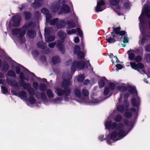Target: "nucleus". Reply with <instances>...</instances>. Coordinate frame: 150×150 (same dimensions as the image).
<instances>
[{"label": "nucleus", "instance_id": "obj_1", "mask_svg": "<svg viewBox=\"0 0 150 150\" xmlns=\"http://www.w3.org/2000/svg\"><path fill=\"white\" fill-rule=\"evenodd\" d=\"M112 116V115H110L105 123L106 128L112 129L111 132H109L106 137L107 143L109 144H111L125 136L129 132L126 129L127 126L132 127L133 125L132 123L127 121L125 122V125L122 123L117 124L115 122H112L109 118Z\"/></svg>", "mask_w": 150, "mask_h": 150}, {"label": "nucleus", "instance_id": "obj_2", "mask_svg": "<svg viewBox=\"0 0 150 150\" xmlns=\"http://www.w3.org/2000/svg\"><path fill=\"white\" fill-rule=\"evenodd\" d=\"M117 89L120 91L123 92L121 94L119 100V105H117V110L119 111L122 112L126 109L129 105V103L127 100L129 94H127L128 92L130 93H136L135 87L131 85H128L127 87L125 84H122L118 86Z\"/></svg>", "mask_w": 150, "mask_h": 150}, {"label": "nucleus", "instance_id": "obj_3", "mask_svg": "<svg viewBox=\"0 0 150 150\" xmlns=\"http://www.w3.org/2000/svg\"><path fill=\"white\" fill-rule=\"evenodd\" d=\"M27 27V26L25 25L21 29L13 30L12 31L13 39L16 38L18 39L20 43L23 42L24 41L23 36L25 33L26 29Z\"/></svg>", "mask_w": 150, "mask_h": 150}, {"label": "nucleus", "instance_id": "obj_4", "mask_svg": "<svg viewBox=\"0 0 150 150\" xmlns=\"http://www.w3.org/2000/svg\"><path fill=\"white\" fill-rule=\"evenodd\" d=\"M7 81L8 84L13 86L16 89H18L21 86H22L25 89H29L28 91L30 94L32 95L34 93V89L33 88H31V85L29 83H24L21 84L17 83L15 81H11L8 79H7Z\"/></svg>", "mask_w": 150, "mask_h": 150}, {"label": "nucleus", "instance_id": "obj_5", "mask_svg": "<svg viewBox=\"0 0 150 150\" xmlns=\"http://www.w3.org/2000/svg\"><path fill=\"white\" fill-rule=\"evenodd\" d=\"M130 64L132 69L138 71L141 74L144 75V76L147 77V78H150V69L148 74H146L143 70L144 66L142 64L139 63L137 64L135 62H130Z\"/></svg>", "mask_w": 150, "mask_h": 150}, {"label": "nucleus", "instance_id": "obj_6", "mask_svg": "<svg viewBox=\"0 0 150 150\" xmlns=\"http://www.w3.org/2000/svg\"><path fill=\"white\" fill-rule=\"evenodd\" d=\"M132 93L134 94L135 96L131 99V103L132 105L136 107V108H132L130 111L134 113L135 114L137 115L139 110V106L140 104V100L139 98L137 96L136 91V93Z\"/></svg>", "mask_w": 150, "mask_h": 150}, {"label": "nucleus", "instance_id": "obj_7", "mask_svg": "<svg viewBox=\"0 0 150 150\" xmlns=\"http://www.w3.org/2000/svg\"><path fill=\"white\" fill-rule=\"evenodd\" d=\"M86 63L83 61L78 63L76 61H74L71 67V71L73 73L74 72L76 69H82L87 68Z\"/></svg>", "mask_w": 150, "mask_h": 150}, {"label": "nucleus", "instance_id": "obj_8", "mask_svg": "<svg viewBox=\"0 0 150 150\" xmlns=\"http://www.w3.org/2000/svg\"><path fill=\"white\" fill-rule=\"evenodd\" d=\"M27 93L24 91L18 92V96L23 100L26 101L27 103L33 104L35 103V99L33 97L30 96L29 98L27 99Z\"/></svg>", "mask_w": 150, "mask_h": 150}, {"label": "nucleus", "instance_id": "obj_9", "mask_svg": "<svg viewBox=\"0 0 150 150\" xmlns=\"http://www.w3.org/2000/svg\"><path fill=\"white\" fill-rule=\"evenodd\" d=\"M42 13L46 15V23L50 22L51 25H54L58 21L57 18L52 19L50 22V20L51 18V16L48 13V11L45 8H43L42 10Z\"/></svg>", "mask_w": 150, "mask_h": 150}, {"label": "nucleus", "instance_id": "obj_10", "mask_svg": "<svg viewBox=\"0 0 150 150\" xmlns=\"http://www.w3.org/2000/svg\"><path fill=\"white\" fill-rule=\"evenodd\" d=\"M75 27V24L74 22L69 21L67 25V32L69 35H71L75 33L76 30L75 29H71Z\"/></svg>", "mask_w": 150, "mask_h": 150}, {"label": "nucleus", "instance_id": "obj_11", "mask_svg": "<svg viewBox=\"0 0 150 150\" xmlns=\"http://www.w3.org/2000/svg\"><path fill=\"white\" fill-rule=\"evenodd\" d=\"M21 20V17L19 16H15L12 17L9 23L10 25L17 26L19 25Z\"/></svg>", "mask_w": 150, "mask_h": 150}, {"label": "nucleus", "instance_id": "obj_12", "mask_svg": "<svg viewBox=\"0 0 150 150\" xmlns=\"http://www.w3.org/2000/svg\"><path fill=\"white\" fill-rule=\"evenodd\" d=\"M105 3L103 1H97L95 10L96 12H100L105 9Z\"/></svg>", "mask_w": 150, "mask_h": 150}, {"label": "nucleus", "instance_id": "obj_13", "mask_svg": "<svg viewBox=\"0 0 150 150\" xmlns=\"http://www.w3.org/2000/svg\"><path fill=\"white\" fill-rule=\"evenodd\" d=\"M74 54H77L78 57L80 59H82L84 58V54L80 51V47L79 46H75L74 49Z\"/></svg>", "mask_w": 150, "mask_h": 150}, {"label": "nucleus", "instance_id": "obj_14", "mask_svg": "<svg viewBox=\"0 0 150 150\" xmlns=\"http://www.w3.org/2000/svg\"><path fill=\"white\" fill-rule=\"evenodd\" d=\"M70 90H66L65 92L60 88H56L55 93L58 96H62L64 93L66 96H68L70 93Z\"/></svg>", "mask_w": 150, "mask_h": 150}, {"label": "nucleus", "instance_id": "obj_15", "mask_svg": "<svg viewBox=\"0 0 150 150\" xmlns=\"http://www.w3.org/2000/svg\"><path fill=\"white\" fill-rule=\"evenodd\" d=\"M122 2V0H110V4L115 6L117 9H120L121 7L120 5Z\"/></svg>", "mask_w": 150, "mask_h": 150}, {"label": "nucleus", "instance_id": "obj_16", "mask_svg": "<svg viewBox=\"0 0 150 150\" xmlns=\"http://www.w3.org/2000/svg\"><path fill=\"white\" fill-rule=\"evenodd\" d=\"M69 11L70 9L69 7L66 5H64L63 6L61 9L58 11V13L61 14L62 13H67Z\"/></svg>", "mask_w": 150, "mask_h": 150}, {"label": "nucleus", "instance_id": "obj_17", "mask_svg": "<svg viewBox=\"0 0 150 150\" xmlns=\"http://www.w3.org/2000/svg\"><path fill=\"white\" fill-rule=\"evenodd\" d=\"M120 36L119 37L120 38H123V42L124 43H127L128 41L127 40V38L125 35V32L124 31H122L120 32Z\"/></svg>", "mask_w": 150, "mask_h": 150}, {"label": "nucleus", "instance_id": "obj_18", "mask_svg": "<svg viewBox=\"0 0 150 150\" xmlns=\"http://www.w3.org/2000/svg\"><path fill=\"white\" fill-rule=\"evenodd\" d=\"M60 5L59 3H57L53 4L51 7L52 11L53 12H55L59 11Z\"/></svg>", "mask_w": 150, "mask_h": 150}, {"label": "nucleus", "instance_id": "obj_19", "mask_svg": "<svg viewBox=\"0 0 150 150\" xmlns=\"http://www.w3.org/2000/svg\"><path fill=\"white\" fill-rule=\"evenodd\" d=\"M112 37H110L108 39H106V40L107 42L110 43H112L114 42L115 41V40L114 38V37H115V34L113 33H111Z\"/></svg>", "mask_w": 150, "mask_h": 150}, {"label": "nucleus", "instance_id": "obj_20", "mask_svg": "<svg viewBox=\"0 0 150 150\" xmlns=\"http://www.w3.org/2000/svg\"><path fill=\"white\" fill-rule=\"evenodd\" d=\"M129 54V58L131 60L134 59V58L135 55V52L132 50H131L130 49L129 51L128 52Z\"/></svg>", "mask_w": 150, "mask_h": 150}, {"label": "nucleus", "instance_id": "obj_21", "mask_svg": "<svg viewBox=\"0 0 150 150\" xmlns=\"http://www.w3.org/2000/svg\"><path fill=\"white\" fill-rule=\"evenodd\" d=\"M79 102L81 103H90L91 102L90 101L89 98L87 96H86L83 98L80 99Z\"/></svg>", "mask_w": 150, "mask_h": 150}, {"label": "nucleus", "instance_id": "obj_22", "mask_svg": "<svg viewBox=\"0 0 150 150\" xmlns=\"http://www.w3.org/2000/svg\"><path fill=\"white\" fill-rule=\"evenodd\" d=\"M111 61L112 65H115L116 64L120 63V61L118 60L117 57L116 56L112 57Z\"/></svg>", "mask_w": 150, "mask_h": 150}, {"label": "nucleus", "instance_id": "obj_23", "mask_svg": "<svg viewBox=\"0 0 150 150\" xmlns=\"http://www.w3.org/2000/svg\"><path fill=\"white\" fill-rule=\"evenodd\" d=\"M45 40L46 42H49L53 40L55 38L53 36L48 37L47 35L45 34Z\"/></svg>", "mask_w": 150, "mask_h": 150}, {"label": "nucleus", "instance_id": "obj_24", "mask_svg": "<svg viewBox=\"0 0 150 150\" xmlns=\"http://www.w3.org/2000/svg\"><path fill=\"white\" fill-rule=\"evenodd\" d=\"M65 23L63 21L58 22L57 23V27L59 28H62L65 25Z\"/></svg>", "mask_w": 150, "mask_h": 150}, {"label": "nucleus", "instance_id": "obj_25", "mask_svg": "<svg viewBox=\"0 0 150 150\" xmlns=\"http://www.w3.org/2000/svg\"><path fill=\"white\" fill-rule=\"evenodd\" d=\"M28 36L31 38H33L35 36L36 34L35 31L33 30L28 31L27 33Z\"/></svg>", "mask_w": 150, "mask_h": 150}, {"label": "nucleus", "instance_id": "obj_26", "mask_svg": "<svg viewBox=\"0 0 150 150\" xmlns=\"http://www.w3.org/2000/svg\"><path fill=\"white\" fill-rule=\"evenodd\" d=\"M52 61L54 64H56L60 61V59L58 56H56L53 57Z\"/></svg>", "mask_w": 150, "mask_h": 150}, {"label": "nucleus", "instance_id": "obj_27", "mask_svg": "<svg viewBox=\"0 0 150 150\" xmlns=\"http://www.w3.org/2000/svg\"><path fill=\"white\" fill-rule=\"evenodd\" d=\"M74 93L76 97L79 98L81 95V93L80 90L78 89H76L74 91Z\"/></svg>", "mask_w": 150, "mask_h": 150}, {"label": "nucleus", "instance_id": "obj_28", "mask_svg": "<svg viewBox=\"0 0 150 150\" xmlns=\"http://www.w3.org/2000/svg\"><path fill=\"white\" fill-rule=\"evenodd\" d=\"M58 35L60 38L62 40L65 38L66 36V34L62 31H60L58 33Z\"/></svg>", "mask_w": 150, "mask_h": 150}, {"label": "nucleus", "instance_id": "obj_29", "mask_svg": "<svg viewBox=\"0 0 150 150\" xmlns=\"http://www.w3.org/2000/svg\"><path fill=\"white\" fill-rule=\"evenodd\" d=\"M120 28L119 27H118L117 28H115L114 29V30L115 33H116V35H115L116 36H118L120 37V33L121 31H120Z\"/></svg>", "mask_w": 150, "mask_h": 150}, {"label": "nucleus", "instance_id": "obj_30", "mask_svg": "<svg viewBox=\"0 0 150 150\" xmlns=\"http://www.w3.org/2000/svg\"><path fill=\"white\" fill-rule=\"evenodd\" d=\"M70 83V82L69 80H64L62 82V85L64 87H67Z\"/></svg>", "mask_w": 150, "mask_h": 150}, {"label": "nucleus", "instance_id": "obj_31", "mask_svg": "<svg viewBox=\"0 0 150 150\" xmlns=\"http://www.w3.org/2000/svg\"><path fill=\"white\" fill-rule=\"evenodd\" d=\"M63 42V41H59L57 43V46L58 48L61 51V49L63 48V46L62 44V42Z\"/></svg>", "mask_w": 150, "mask_h": 150}, {"label": "nucleus", "instance_id": "obj_32", "mask_svg": "<svg viewBox=\"0 0 150 150\" xmlns=\"http://www.w3.org/2000/svg\"><path fill=\"white\" fill-rule=\"evenodd\" d=\"M62 100V99L61 98H58L52 101L51 103H60Z\"/></svg>", "mask_w": 150, "mask_h": 150}, {"label": "nucleus", "instance_id": "obj_33", "mask_svg": "<svg viewBox=\"0 0 150 150\" xmlns=\"http://www.w3.org/2000/svg\"><path fill=\"white\" fill-rule=\"evenodd\" d=\"M36 96L38 98L44 99L46 98V96L44 93L39 94V95H37Z\"/></svg>", "mask_w": 150, "mask_h": 150}, {"label": "nucleus", "instance_id": "obj_34", "mask_svg": "<svg viewBox=\"0 0 150 150\" xmlns=\"http://www.w3.org/2000/svg\"><path fill=\"white\" fill-rule=\"evenodd\" d=\"M84 79L83 75H81L77 77V80L79 82H81Z\"/></svg>", "mask_w": 150, "mask_h": 150}, {"label": "nucleus", "instance_id": "obj_35", "mask_svg": "<svg viewBox=\"0 0 150 150\" xmlns=\"http://www.w3.org/2000/svg\"><path fill=\"white\" fill-rule=\"evenodd\" d=\"M82 92L83 95L85 96H88L89 94L88 91L86 89H84L83 90Z\"/></svg>", "mask_w": 150, "mask_h": 150}, {"label": "nucleus", "instance_id": "obj_36", "mask_svg": "<svg viewBox=\"0 0 150 150\" xmlns=\"http://www.w3.org/2000/svg\"><path fill=\"white\" fill-rule=\"evenodd\" d=\"M47 93V96L49 98L53 97V94L51 90H48Z\"/></svg>", "mask_w": 150, "mask_h": 150}, {"label": "nucleus", "instance_id": "obj_37", "mask_svg": "<svg viewBox=\"0 0 150 150\" xmlns=\"http://www.w3.org/2000/svg\"><path fill=\"white\" fill-rule=\"evenodd\" d=\"M114 119L116 122H119L121 120L122 117L120 115H117L115 117Z\"/></svg>", "mask_w": 150, "mask_h": 150}, {"label": "nucleus", "instance_id": "obj_38", "mask_svg": "<svg viewBox=\"0 0 150 150\" xmlns=\"http://www.w3.org/2000/svg\"><path fill=\"white\" fill-rule=\"evenodd\" d=\"M46 86L44 84H41L40 85L39 88L42 91H44L46 89Z\"/></svg>", "mask_w": 150, "mask_h": 150}, {"label": "nucleus", "instance_id": "obj_39", "mask_svg": "<svg viewBox=\"0 0 150 150\" xmlns=\"http://www.w3.org/2000/svg\"><path fill=\"white\" fill-rule=\"evenodd\" d=\"M7 75L9 76H15V73L14 71L12 70H10L8 71Z\"/></svg>", "mask_w": 150, "mask_h": 150}, {"label": "nucleus", "instance_id": "obj_40", "mask_svg": "<svg viewBox=\"0 0 150 150\" xmlns=\"http://www.w3.org/2000/svg\"><path fill=\"white\" fill-rule=\"evenodd\" d=\"M125 116L126 117H130L131 115L132 114L130 112L129 110L127 111L126 112L125 114Z\"/></svg>", "mask_w": 150, "mask_h": 150}, {"label": "nucleus", "instance_id": "obj_41", "mask_svg": "<svg viewBox=\"0 0 150 150\" xmlns=\"http://www.w3.org/2000/svg\"><path fill=\"white\" fill-rule=\"evenodd\" d=\"M2 91L4 94H5L8 92L7 89L4 86H1Z\"/></svg>", "mask_w": 150, "mask_h": 150}, {"label": "nucleus", "instance_id": "obj_42", "mask_svg": "<svg viewBox=\"0 0 150 150\" xmlns=\"http://www.w3.org/2000/svg\"><path fill=\"white\" fill-rule=\"evenodd\" d=\"M99 87H103L104 84H105V82L103 80H100L99 82Z\"/></svg>", "mask_w": 150, "mask_h": 150}, {"label": "nucleus", "instance_id": "obj_43", "mask_svg": "<svg viewBox=\"0 0 150 150\" xmlns=\"http://www.w3.org/2000/svg\"><path fill=\"white\" fill-rule=\"evenodd\" d=\"M9 68V66L8 64L6 63H4L3 67V70L4 71H6Z\"/></svg>", "mask_w": 150, "mask_h": 150}, {"label": "nucleus", "instance_id": "obj_44", "mask_svg": "<svg viewBox=\"0 0 150 150\" xmlns=\"http://www.w3.org/2000/svg\"><path fill=\"white\" fill-rule=\"evenodd\" d=\"M33 87L35 89H37L38 88V84L37 82H34L33 84Z\"/></svg>", "mask_w": 150, "mask_h": 150}, {"label": "nucleus", "instance_id": "obj_45", "mask_svg": "<svg viewBox=\"0 0 150 150\" xmlns=\"http://www.w3.org/2000/svg\"><path fill=\"white\" fill-rule=\"evenodd\" d=\"M131 6V4L128 3H125L124 4V6L126 9H129Z\"/></svg>", "mask_w": 150, "mask_h": 150}, {"label": "nucleus", "instance_id": "obj_46", "mask_svg": "<svg viewBox=\"0 0 150 150\" xmlns=\"http://www.w3.org/2000/svg\"><path fill=\"white\" fill-rule=\"evenodd\" d=\"M109 87L111 90H113L115 87V85L114 83H110L109 84Z\"/></svg>", "mask_w": 150, "mask_h": 150}, {"label": "nucleus", "instance_id": "obj_47", "mask_svg": "<svg viewBox=\"0 0 150 150\" xmlns=\"http://www.w3.org/2000/svg\"><path fill=\"white\" fill-rule=\"evenodd\" d=\"M20 67L21 66H17L16 67V72L17 74H19L20 73Z\"/></svg>", "mask_w": 150, "mask_h": 150}, {"label": "nucleus", "instance_id": "obj_48", "mask_svg": "<svg viewBox=\"0 0 150 150\" xmlns=\"http://www.w3.org/2000/svg\"><path fill=\"white\" fill-rule=\"evenodd\" d=\"M24 14L26 19H27L30 17V13L27 12H24Z\"/></svg>", "mask_w": 150, "mask_h": 150}, {"label": "nucleus", "instance_id": "obj_49", "mask_svg": "<svg viewBox=\"0 0 150 150\" xmlns=\"http://www.w3.org/2000/svg\"><path fill=\"white\" fill-rule=\"evenodd\" d=\"M76 30L78 33V35L81 37L82 36V33L80 29L79 28H76Z\"/></svg>", "mask_w": 150, "mask_h": 150}, {"label": "nucleus", "instance_id": "obj_50", "mask_svg": "<svg viewBox=\"0 0 150 150\" xmlns=\"http://www.w3.org/2000/svg\"><path fill=\"white\" fill-rule=\"evenodd\" d=\"M142 59L141 57L140 56H137L135 59V60L137 62L140 61Z\"/></svg>", "mask_w": 150, "mask_h": 150}, {"label": "nucleus", "instance_id": "obj_51", "mask_svg": "<svg viewBox=\"0 0 150 150\" xmlns=\"http://www.w3.org/2000/svg\"><path fill=\"white\" fill-rule=\"evenodd\" d=\"M115 65L117 68L119 69H121L123 68V66L119 64H116Z\"/></svg>", "mask_w": 150, "mask_h": 150}, {"label": "nucleus", "instance_id": "obj_52", "mask_svg": "<svg viewBox=\"0 0 150 150\" xmlns=\"http://www.w3.org/2000/svg\"><path fill=\"white\" fill-rule=\"evenodd\" d=\"M98 139L99 140L101 141H103L105 139L104 136L103 135H101L99 136Z\"/></svg>", "mask_w": 150, "mask_h": 150}, {"label": "nucleus", "instance_id": "obj_53", "mask_svg": "<svg viewBox=\"0 0 150 150\" xmlns=\"http://www.w3.org/2000/svg\"><path fill=\"white\" fill-rule=\"evenodd\" d=\"M110 91V89L108 87H106L105 89L104 94L105 95L107 94Z\"/></svg>", "mask_w": 150, "mask_h": 150}, {"label": "nucleus", "instance_id": "obj_54", "mask_svg": "<svg viewBox=\"0 0 150 150\" xmlns=\"http://www.w3.org/2000/svg\"><path fill=\"white\" fill-rule=\"evenodd\" d=\"M19 77L21 80L25 79L24 75L22 72H21L20 73Z\"/></svg>", "mask_w": 150, "mask_h": 150}, {"label": "nucleus", "instance_id": "obj_55", "mask_svg": "<svg viewBox=\"0 0 150 150\" xmlns=\"http://www.w3.org/2000/svg\"><path fill=\"white\" fill-rule=\"evenodd\" d=\"M146 59L147 61L150 62V54H148L146 55Z\"/></svg>", "mask_w": 150, "mask_h": 150}, {"label": "nucleus", "instance_id": "obj_56", "mask_svg": "<svg viewBox=\"0 0 150 150\" xmlns=\"http://www.w3.org/2000/svg\"><path fill=\"white\" fill-rule=\"evenodd\" d=\"M40 5L37 2H35L33 4L32 6L34 7H36L40 6Z\"/></svg>", "mask_w": 150, "mask_h": 150}, {"label": "nucleus", "instance_id": "obj_57", "mask_svg": "<svg viewBox=\"0 0 150 150\" xmlns=\"http://www.w3.org/2000/svg\"><path fill=\"white\" fill-rule=\"evenodd\" d=\"M145 49L147 51L150 52V45H147Z\"/></svg>", "mask_w": 150, "mask_h": 150}, {"label": "nucleus", "instance_id": "obj_58", "mask_svg": "<svg viewBox=\"0 0 150 150\" xmlns=\"http://www.w3.org/2000/svg\"><path fill=\"white\" fill-rule=\"evenodd\" d=\"M74 42L77 43L79 42V39L78 37H76L74 38Z\"/></svg>", "mask_w": 150, "mask_h": 150}, {"label": "nucleus", "instance_id": "obj_59", "mask_svg": "<svg viewBox=\"0 0 150 150\" xmlns=\"http://www.w3.org/2000/svg\"><path fill=\"white\" fill-rule=\"evenodd\" d=\"M55 45V43H50L49 44V46L51 48H53L54 47Z\"/></svg>", "mask_w": 150, "mask_h": 150}, {"label": "nucleus", "instance_id": "obj_60", "mask_svg": "<svg viewBox=\"0 0 150 150\" xmlns=\"http://www.w3.org/2000/svg\"><path fill=\"white\" fill-rule=\"evenodd\" d=\"M11 93L14 95L17 96H18V93H17L16 92L14 91L11 90Z\"/></svg>", "mask_w": 150, "mask_h": 150}, {"label": "nucleus", "instance_id": "obj_61", "mask_svg": "<svg viewBox=\"0 0 150 150\" xmlns=\"http://www.w3.org/2000/svg\"><path fill=\"white\" fill-rule=\"evenodd\" d=\"M42 44H43V42L41 41L38 42V45L39 47H40L42 48Z\"/></svg>", "mask_w": 150, "mask_h": 150}, {"label": "nucleus", "instance_id": "obj_62", "mask_svg": "<svg viewBox=\"0 0 150 150\" xmlns=\"http://www.w3.org/2000/svg\"><path fill=\"white\" fill-rule=\"evenodd\" d=\"M89 82V81L87 80H86L84 82V84L85 85H87Z\"/></svg>", "mask_w": 150, "mask_h": 150}, {"label": "nucleus", "instance_id": "obj_63", "mask_svg": "<svg viewBox=\"0 0 150 150\" xmlns=\"http://www.w3.org/2000/svg\"><path fill=\"white\" fill-rule=\"evenodd\" d=\"M98 101L97 99H94L92 102V103H98Z\"/></svg>", "mask_w": 150, "mask_h": 150}, {"label": "nucleus", "instance_id": "obj_64", "mask_svg": "<svg viewBox=\"0 0 150 150\" xmlns=\"http://www.w3.org/2000/svg\"><path fill=\"white\" fill-rule=\"evenodd\" d=\"M4 76V74L1 72H0V78H2Z\"/></svg>", "mask_w": 150, "mask_h": 150}]
</instances>
